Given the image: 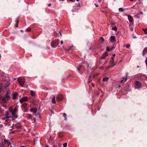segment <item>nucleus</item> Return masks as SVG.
I'll return each instance as SVG.
<instances>
[{
	"label": "nucleus",
	"instance_id": "obj_1",
	"mask_svg": "<svg viewBox=\"0 0 147 147\" xmlns=\"http://www.w3.org/2000/svg\"><path fill=\"white\" fill-rule=\"evenodd\" d=\"M9 111L11 113V115H10L9 114V117H10V118L11 119H10V120H14L18 117V115H17L16 112H13L11 110V111Z\"/></svg>",
	"mask_w": 147,
	"mask_h": 147
},
{
	"label": "nucleus",
	"instance_id": "obj_2",
	"mask_svg": "<svg viewBox=\"0 0 147 147\" xmlns=\"http://www.w3.org/2000/svg\"><path fill=\"white\" fill-rule=\"evenodd\" d=\"M10 118L9 116V112L8 111H7L5 113L4 117H3L2 119L5 120V121L7 122L9 120Z\"/></svg>",
	"mask_w": 147,
	"mask_h": 147
},
{
	"label": "nucleus",
	"instance_id": "obj_3",
	"mask_svg": "<svg viewBox=\"0 0 147 147\" xmlns=\"http://www.w3.org/2000/svg\"><path fill=\"white\" fill-rule=\"evenodd\" d=\"M10 99V97L9 96V94L7 92L5 96L3 98L2 101L4 102H5Z\"/></svg>",
	"mask_w": 147,
	"mask_h": 147
},
{
	"label": "nucleus",
	"instance_id": "obj_4",
	"mask_svg": "<svg viewBox=\"0 0 147 147\" xmlns=\"http://www.w3.org/2000/svg\"><path fill=\"white\" fill-rule=\"evenodd\" d=\"M18 81L19 83L22 86H23L25 82V80L24 78L20 77L18 79Z\"/></svg>",
	"mask_w": 147,
	"mask_h": 147
},
{
	"label": "nucleus",
	"instance_id": "obj_5",
	"mask_svg": "<svg viewBox=\"0 0 147 147\" xmlns=\"http://www.w3.org/2000/svg\"><path fill=\"white\" fill-rule=\"evenodd\" d=\"M59 42L58 40H56L55 41L52 42L51 43V46L52 47L55 48L57 46Z\"/></svg>",
	"mask_w": 147,
	"mask_h": 147
},
{
	"label": "nucleus",
	"instance_id": "obj_6",
	"mask_svg": "<svg viewBox=\"0 0 147 147\" xmlns=\"http://www.w3.org/2000/svg\"><path fill=\"white\" fill-rule=\"evenodd\" d=\"M135 88H139L141 86L142 84L140 82L138 81H136L135 82Z\"/></svg>",
	"mask_w": 147,
	"mask_h": 147
},
{
	"label": "nucleus",
	"instance_id": "obj_7",
	"mask_svg": "<svg viewBox=\"0 0 147 147\" xmlns=\"http://www.w3.org/2000/svg\"><path fill=\"white\" fill-rule=\"evenodd\" d=\"M13 126L14 128H15L17 129H20L22 126L19 123L15 124H13Z\"/></svg>",
	"mask_w": 147,
	"mask_h": 147
},
{
	"label": "nucleus",
	"instance_id": "obj_8",
	"mask_svg": "<svg viewBox=\"0 0 147 147\" xmlns=\"http://www.w3.org/2000/svg\"><path fill=\"white\" fill-rule=\"evenodd\" d=\"M18 106L16 105V107L14 108L13 109L11 107H10L9 108V111H11V110L13 112H16L18 111Z\"/></svg>",
	"mask_w": 147,
	"mask_h": 147
},
{
	"label": "nucleus",
	"instance_id": "obj_9",
	"mask_svg": "<svg viewBox=\"0 0 147 147\" xmlns=\"http://www.w3.org/2000/svg\"><path fill=\"white\" fill-rule=\"evenodd\" d=\"M27 100V98L25 97L24 98H21L20 99V101L21 103H22L24 102H25Z\"/></svg>",
	"mask_w": 147,
	"mask_h": 147
},
{
	"label": "nucleus",
	"instance_id": "obj_10",
	"mask_svg": "<svg viewBox=\"0 0 147 147\" xmlns=\"http://www.w3.org/2000/svg\"><path fill=\"white\" fill-rule=\"evenodd\" d=\"M128 18L130 22H131L133 21V17L130 15H127Z\"/></svg>",
	"mask_w": 147,
	"mask_h": 147
},
{
	"label": "nucleus",
	"instance_id": "obj_11",
	"mask_svg": "<svg viewBox=\"0 0 147 147\" xmlns=\"http://www.w3.org/2000/svg\"><path fill=\"white\" fill-rule=\"evenodd\" d=\"M37 109L36 108H33L30 109V111L32 112H33L34 114H35L37 111Z\"/></svg>",
	"mask_w": 147,
	"mask_h": 147
},
{
	"label": "nucleus",
	"instance_id": "obj_12",
	"mask_svg": "<svg viewBox=\"0 0 147 147\" xmlns=\"http://www.w3.org/2000/svg\"><path fill=\"white\" fill-rule=\"evenodd\" d=\"M111 41L112 42H114L116 41L115 38V36H112L111 37Z\"/></svg>",
	"mask_w": 147,
	"mask_h": 147
},
{
	"label": "nucleus",
	"instance_id": "obj_13",
	"mask_svg": "<svg viewBox=\"0 0 147 147\" xmlns=\"http://www.w3.org/2000/svg\"><path fill=\"white\" fill-rule=\"evenodd\" d=\"M63 98V96L61 94H59L58 96L57 99L59 100H61Z\"/></svg>",
	"mask_w": 147,
	"mask_h": 147
},
{
	"label": "nucleus",
	"instance_id": "obj_14",
	"mask_svg": "<svg viewBox=\"0 0 147 147\" xmlns=\"http://www.w3.org/2000/svg\"><path fill=\"white\" fill-rule=\"evenodd\" d=\"M4 143L5 144H7L8 145H9L11 144V143L10 141L8 140L7 139H5L4 140Z\"/></svg>",
	"mask_w": 147,
	"mask_h": 147
},
{
	"label": "nucleus",
	"instance_id": "obj_15",
	"mask_svg": "<svg viewBox=\"0 0 147 147\" xmlns=\"http://www.w3.org/2000/svg\"><path fill=\"white\" fill-rule=\"evenodd\" d=\"M108 55V53L107 52H105V53H103L102 56L100 57L101 58H105V57L107 56Z\"/></svg>",
	"mask_w": 147,
	"mask_h": 147
},
{
	"label": "nucleus",
	"instance_id": "obj_16",
	"mask_svg": "<svg viewBox=\"0 0 147 147\" xmlns=\"http://www.w3.org/2000/svg\"><path fill=\"white\" fill-rule=\"evenodd\" d=\"M143 55L144 56L146 53H147V47L145 48L143 51Z\"/></svg>",
	"mask_w": 147,
	"mask_h": 147
},
{
	"label": "nucleus",
	"instance_id": "obj_17",
	"mask_svg": "<svg viewBox=\"0 0 147 147\" xmlns=\"http://www.w3.org/2000/svg\"><path fill=\"white\" fill-rule=\"evenodd\" d=\"M73 50V47H70V48L68 49L67 51H68L69 53H71L72 52ZM67 51V50H65V51Z\"/></svg>",
	"mask_w": 147,
	"mask_h": 147
},
{
	"label": "nucleus",
	"instance_id": "obj_18",
	"mask_svg": "<svg viewBox=\"0 0 147 147\" xmlns=\"http://www.w3.org/2000/svg\"><path fill=\"white\" fill-rule=\"evenodd\" d=\"M52 102L53 103L55 104L56 103V101L55 100V96H53L52 99Z\"/></svg>",
	"mask_w": 147,
	"mask_h": 147
},
{
	"label": "nucleus",
	"instance_id": "obj_19",
	"mask_svg": "<svg viewBox=\"0 0 147 147\" xmlns=\"http://www.w3.org/2000/svg\"><path fill=\"white\" fill-rule=\"evenodd\" d=\"M17 93L16 92L14 93L13 94V99H15L16 98V97L17 96Z\"/></svg>",
	"mask_w": 147,
	"mask_h": 147
},
{
	"label": "nucleus",
	"instance_id": "obj_20",
	"mask_svg": "<svg viewBox=\"0 0 147 147\" xmlns=\"http://www.w3.org/2000/svg\"><path fill=\"white\" fill-rule=\"evenodd\" d=\"M113 57H112V61L111 62V64H112V65L111 66V67H112L113 66L115 65V64L114 63V60H113Z\"/></svg>",
	"mask_w": 147,
	"mask_h": 147
},
{
	"label": "nucleus",
	"instance_id": "obj_21",
	"mask_svg": "<svg viewBox=\"0 0 147 147\" xmlns=\"http://www.w3.org/2000/svg\"><path fill=\"white\" fill-rule=\"evenodd\" d=\"M109 77L103 78L102 79L103 81H107L109 79Z\"/></svg>",
	"mask_w": 147,
	"mask_h": 147
},
{
	"label": "nucleus",
	"instance_id": "obj_22",
	"mask_svg": "<svg viewBox=\"0 0 147 147\" xmlns=\"http://www.w3.org/2000/svg\"><path fill=\"white\" fill-rule=\"evenodd\" d=\"M63 117L65 118V120H66L67 119V115L65 113H63Z\"/></svg>",
	"mask_w": 147,
	"mask_h": 147
},
{
	"label": "nucleus",
	"instance_id": "obj_23",
	"mask_svg": "<svg viewBox=\"0 0 147 147\" xmlns=\"http://www.w3.org/2000/svg\"><path fill=\"white\" fill-rule=\"evenodd\" d=\"M104 39L102 37H100V39H99V41H100V42H103L104 41Z\"/></svg>",
	"mask_w": 147,
	"mask_h": 147
},
{
	"label": "nucleus",
	"instance_id": "obj_24",
	"mask_svg": "<svg viewBox=\"0 0 147 147\" xmlns=\"http://www.w3.org/2000/svg\"><path fill=\"white\" fill-rule=\"evenodd\" d=\"M31 96H34L35 95V94L34 92L32 90L31 91Z\"/></svg>",
	"mask_w": 147,
	"mask_h": 147
},
{
	"label": "nucleus",
	"instance_id": "obj_25",
	"mask_svg": "<svg viewBox=\"0 0 147 147\" xmlns=\"http://www.w3.org/2000/svg\"><path fill=\"white\" fill-rule=\"evenodd\" d=\"M18 20H17L16 22V24L15 25V27H18Z\"/></svg>",
	"mask_w": 147,
	"mask_h": 147
},
{
	"label": "nucleus",
	"instance_id": "obj_26",
	"mask_svg": "<svg viewBox=\"0 0 147 147\" xmlns=\"http://www.w3.org/2000/svg\"><path fill=\"white\" fill-rule=\"evenodd\" d=\"M125 78L124 77H123V79H121L120 81V82L121 83H124V82H125V81H124V80L125 79Z\"/></svg>",
	"mask_w": 147,
	"mask_h": 147
},
{
	"label": "nucleus",
	"instance_id": "obj_27",
	"mask_svg": "<svg viewBox=\"0 0 147 147\" xmlns=\"http://www.w3.org/2000/svg\"><path fill=\"white\" fill-rule=\"evenodd\" d=\"M27 105V104L26 103H24L23 104H22V106L23 107L25 108L26 107Z\"/></svg>",
	"mask_w": 147,
	"mask_h": 147
},
{
	"label": "nucleus",
	"instance_id": "obj_28",
	"mask_svg": "<svg viewBox=\"0 0 147 147\" xmlns=\"http://www.w3.org/2000/svg\"><path fill=\"white\" fill-rule=\"evenodd\" d=\"M119 11H123V8L121 7L119 8Z\"/></svg>",
	"mask_w": 147,
	"mask_h": 147
},
{
	"label": "nucleus",
	"instance_id": "obj_29",
	"mask_svg": "<svg viewBox=\"0 0 147 147\" xmlns=\"http://www.w3.org/2000/svg\"><path fill=\"white\" fill-rule=\"evenodd\" d=\"M143 30L144 31V32L146 34H147V28L146 29H143Z\"/></svg>",
	"mask_w": 147,
	"mask_h": 147
},
{
	"label": "nucleus",
	"instance_id": "obj_30",
	"mask_svg": "<svg viewBox=\"0 0 147 147\" xmlns=\"http://www.w3.org/2000/svg\"><path fill=\"white\" fill-rule=\"evenodd\" d=\"M31 29L30 28H28L26 30L28 32H30L31 31Z\"/></svg>",
	"mask_w": 147,
	"mask_h": 147
},
{
	"label": "nucleus",
	"instance_id": "obj_31",
	"mask_svg": "<svg viewBox=\"0 0 147 147\" xmlns=\"http://www.w3.org/2000/svg\"><path fill=\"white\" fill-rule=\"evenodd\" d=\"M81 66H82L81 65H80L77 68V69L79 71H80Z\"/></svg>",
	"mask_w": 147,
	"mask_h": 147
},
{
	"label": "nucleus",
	"instance_id": "obj_32",
	"mask_svg": "<svg viewBox=\"0 0 147 147\" xmlns=\"http://www.w3.org/2000/svg\"><path fill=\"white\" fill-rule=\"evenodd\" d=\"M112 30L115 31H116L117 30V28L116 27H113L112 28Z\"/></svg>",
	"mask_w": 147,
	"mask_h": 147
},
{
	"label": "nucleus",
	"instance_id": "obj_33",
	"mask_svg": "<svg viewBox=\"0 0 147 147\" xmlns=\"http://www.w3.org/2000/svg\"><path fill=\"white\" fill-rule=\"evenodd\" d=\"M67 145V143H65L63 144V146L64 147H66Z\"/></svg>",
	"mask_w": 147,
	"mask_h": 147
},
{
	"label": "nucleus",
	"instance_id": "obj_34",
	"mask_svg": "<svg viewBox=\"0 0 147 147\" xmlns=\"http://www.w3.org/2000/svg\"><path fill=\"white\" fill-rule=\"evenodd\" d=\"M106 50L108 51H109L111 50L110 49L109 47H107Z\"/></svg>",
	"mask_w": 147,
	"mask_h": 147
},
{
	"label": "nucleus",
	"instance_id": "obj_35",
	"mask_svg": "<svg viewBox=\"0 0 147 147\" xmlns=\"http://www.w3.org/2000/svg\"><path fill=\"white\" fill-rule=\"evenodd\" d=\"M135 16H137V17L139 18L140 17V13H138L136 15H135Z\"/></svg>",
	"mask_w": 147,
	"mask_h": 147
},
{
	"label": "nucleus",
	"instance_id": "obj_36",
	"mask_svg": "<svg viewBox=\"0 0 147 147\" xmlns=\"http://www.w3.org/2000/svg\"><path fill=\"white\" fill-rule=\"evenodd\" d=\"M128 75V73H126V76L125 77L126 78H125V81H126V80H127V76Z\"/></svg>",
	"mask_w": 147,
	"mask_h": 147
},
{
	"label": "nucleus",
	"instance_id": "obj_37",
	"mask_svg": "<svg viewBox=\"0 0 147 147\" xmlns=\"http://www.w3.org/2000/svg\"><path fill=\"white\" fill-rule=\"evenodd\" d=\"M10 38L11 40H13L15 38L13 36H12V37H10Z\"/></svg>",
	"mask_w": 147,
	"mask_h": 147
},
{
	"label": "nucleus",
	"instance_id": "obj_38",
	"mask_svg": "<svg viewBox=\"0 0 147 147\" xmlns=\"http://www.w3.org/2000/svg\"><path fill=\"white\" fill-rule=\"evenodd\" d=\"M130 45H126V47L127 48H129L130 47Z\"/></svg>",
	"mask_w": 147,
	"mask_h": 147
},
{
	"label": "nucleus",
	"instance_id": "obj_39",
	"mask_svg": "<svg viewBox=\"0 0 147 147\" xmlns=\"http://www.w3.org/2000/svg\"><path fill=\"white\" fill-rule=\"evenodd\" d=\"M14 132H15V131H11V132H10V134L11 133H12V134H14Z\"/></svg>",
	"mask_w": 147,
	"mask_h": 147
},
{
	"label": "nucleus",
	"instance_id": "obj_40",
	"mask_svg": "<svg viewBox=\"0 0 147 147\" xmlns=\"http://www.w3.org/2000/svg\"><path fill=\"white\" fill-rule=\"evenodd\" d=\"M139 13H140V14H141V15H142L143 14V13L142 11H140Z\"/></svg>",
	"mask_w": 147,
	"mask_h": 147
},
{
	"label": "nucleus",
	"instance_id": "obj_41",
	"mask_svg": "<svg viewBox=\"0 0 147 147\" xmlns=\"http://www.w3.org/2000/svg\"><path fill=\"white\" fill-rule=\"evenodd\" d=\"M146 65H147V59H146Z\"/></svg>",
	"mask_w": 147,
	"mask_h": 147
},
{
	"label": "nucleus",
	"instance_id": "obj_42",
	"mask_svg": "<svg viewBox=\"0 0 147 147\" xmlns=\"http://www.w3.org/2000/svg\"><path fill=\"white\" fill-rule=\"evenodd\" d=\"M63 43V41L62 40L61 41V44L62 45Z\"/></svg>",
	"mask_w": 147,
	"mask_h": 147
},
{
	"label": "nucleus",
	"instance_id": "obj_43",
	"mask_svg": "<svg viewBox=\"0 0 147 147\" xmlns=\"http://www.w3.org/2000/svg\"><path fill=\"white\" fill-rule=\"evenodd\" d=\"M28 117L30 118H31V115H28Z\"/></svg>",
	"mask_w": 147,
	"mask_h": 147
},
{
	"label": "nucleus",
	"instance_id": "obj_44",
	"mask_svg": "<svg viewBox=\"0 0 147 147\" xmlns=\"http://www.w3.org/2000/svg\"><path fill=\"white\" fill-rule=\"evenodd\" d=\"M95 5L96 7H97L98 6V5L96 4H95Z\"/></svg>",
	"mask_w": 147,
	"mask_h": 147
},
{
	"label": "nucleus",
	"instance_id": "obj_45",
	"mask_svg": "<svg viewBox=\"0 0 147 147\" xmlns=\"http://www.w3.org/2000/svg\"><path fill=\"white\" fill-rule=\"evenodd\" d=\"M59 33H60V35L61 36H62V33H61V31H60L59 32Z\"/></svg>",
	"mask_w": 147,
	"mask_h": 147
},
{
	"label": "nucleus",
	"instance_id": "obj_46",
	"mask_svg": "<svg viewBox=\"0 0 147 147\" xmlns=\"http://www.w3.org/2000/svg\"><path fill=\"white\" fill-rule=\"evenodd\" d=\"M51 3H49L48 5V6H49V7H50L51 6Z\"/></svg>",
	"mask_w": 147,
	"mask_h": 147
},
{
	"label": "nucleus",
	"instance_id": "obj_47",
	"mask_svg": "<svg viewBox=\"0 0 147 147\" xmlns=\"http://www.w3.org/2000/svg\"><path fill=\"white\" fill-rule=\"evenodd\" d=\"M10 147H16L14 145L13 146H11Z\"/></svg>",
	"mask_w": 147,
	"mask_h": 147
},
{
	"label": "nucleus",
	"instance_id": "obj_48",
	"mask_svg": "<svg viewBox=\"0 0 147 147\" xmlns=\"http://www.w3.org/2000/svg\"><path fill=\"white\" fill-rule=\"evenodd\" d=\"M131 30H132V31L133 30V28H131Z\"/></svg>",
	"mask_w": 147,
	"mask_h": 147
},
{
	"label": "nucleus",
	"instance_id": "obj_49",
	"mask_svg": "<svg viewBox=\"0 0 147 147\" xmlns=\"http://www.w3.org/2000/svg\"><path fill=\"white\" fill-rule=\"evenodd\" d=\"M20 147H26V146H21Z\"/></svg>",
	"mask_w": 147,
	"mask_h": 147
},
{
	"label": "nucleus",
	"instance_id": "obj_50",
	"mask_svg": "<svg viewBox=\"0 0 147 147\" xmlns=\"http://www.w3.org/2000/svg\"><path fill=\"white\" fill-rule=\"evenodd\" d=\"M27 110L26 109H25V112H27Z\"/></svg>",
	"mask_w": 147,
	"mask_h": 147
},
{
	"label": "nucleus",
	"instance_id": "obj_51",
	"mask_svg": "<svg viewBox=\"0 0 147 147\" xmlns=\"http://www.w3.org/2000/svg\"><path fill=\"white\" fill-rule=\"evenodd\" d=\"M28 87V85L27 84L26 85V87L27 88Z\"/></svg>",
	"mask_w": 147,
	"mask_h": 147
},
{
	"label": "nucleus",
	"instance_id": "obj_52",
	"mask_svg": "<svg viewBox=\"0 0 147 147\" xmlns=\"http://www.w3.org/2000/svg\"><path fill=\"white\" fill-rule=\"evenodd\" d=\"M92 86H94V84L93 83H92Z\"/></svg>",
	"mask_w": 147,
	"mask_h": 147
},
{
	"label": "nucleus",
	"instance_id": "obj_53",
	"mask_svg": "<svg viewBox=\"0 0 147 147\" xmlns=\"http://www.w3.org/2000/svg\"><path fill=\"white\" fill-rule=\"evenodd\" d=\"M111 24L112 25H113L114 24L113 23H112V24Z\"/></svg>",
	"mask_w": 147,
	"mask_h": 147
},
{
	"label": "nucleus",
	"instance_id": "obj_54",
	"mask_svg": "<svg viewBox=\"0 0 147 147\" xmlns=\"http://www.w3.org/2000/svg\"><path fill=\"white\" fill-rule=\"evenodd\" d=\"M76 0L77 2H78L80 0Z\"/></svg>",
	"mask_w": 147,
	"mask_h": 147
},
{
	"label": "nucleus",
	"instance_id": "obj_55",
	"mask_svg": "<svg viewBox=\"0 0 147 147\" xmlns=\"http://www.w3.org/2000/svg\"><path fill=\"white\" fill-rule=\"evenodd\" d=\"M54 33L55 34H56V33H56V32H54Z\"/></svg>",
	"mask_w": 147,
	"mask_h": 147
},
{
	"label": "nucleus",
	"instance_id": "obj_56",
	"mask_svg": "<svg viewBox=\"0 0 147 147\" xmlns=\"http://www.w3.org/2000/svg\"><path fill=\"white\" fill-rule=\"evenodd\" d=\"M101 0H99V2H100L101 1Z\"/></svg>",
	"mask_w": 147,
	"mask_h": 147
},
{
	"label": "nucleus",
	"instance_id": "obj_57",
	"mask_svg": "<svg viewBox=\"0 0 147 147\" xmlns=\"http://www.w3.org/2000/svg\"><path fill=\"white\" fill-rule=\"evenodd\" d=\"M38 114H36V115H38Z\"/></svg>",
	"mask_w": 147,
	"mask_h": 147
},
{
	"label": "nucleus",
	"instance_id": "obj_58",
	"mask_svg": "<svg viewBox=\"0 0 147 147\" xmlns=\"http://www.w3.org/2000/svg\"><path fill=\"white\" fill-rule=\"evenodd\" d=\"M70 1H72L73 0H69Z\"/></svg>",
	"mask_w": 147,
	"mask_h": 147
},
{
	"label": "nucleus",
	"instance_id": "obj_59",
	"mask_svg": "<svg viewBox=\"0 0 147 147\" xmlns=\"http://www.w3.org/2000/svg\"><path fill=\"white\" fill-rule=\"evenodd\" d=\"M133 38H136V37H135V36L133 37Z\"/></svg>",
	"mask_w": 147,
	"mask_h": 147
},
{
	"label": "nucleus",
	"instance_id": "obj_60",
	"mask_svg": "<svg viewBox=\"0 0 147 147\" xmlns=\"http://www.w3.org/2000/svg\"><path fill=\"white\" fill-rule=\"evenodd\" d=\"M46 147H49L48 146H46Z\"/></svg>",
	"mask_w": 147,
	"mask_h": 147
},
{
	"label": "nucleus",
	"instance_id": "obj_61",
	"mask_svg": "<svg viewBox=\"0 0 147 147\" xmlns=\"http://www.w3.org/2000/svg\"><path fill=\"white\" fill-rule=\"evenodd\" d=\"M97 95L98 96V95H99V94L98 93H97Z\"/></svg>",
	"mask_w": 147,
	"mask_h": 147
},
{
	"label": "nucleus",
	"instance_id": "obj_62",
	"mask_svg": "<svg viewBox=\"0 0 147 147\" xmlns=\"http://www.w3.org/2000/svg\"><path fill=\"white\" fill-rule=\"evenodd\" d=\"M133 7L134 8H135V6H134V7Z\"/></svg>",
	"mask_w": 147,
	"mask_h": 147
},
{
	"label": "nucleus",
	"instance_id": "obj_63",
	"mask_svg": "<svg viewBox=\"0 0 147 147\" xmlns=\"http://www.w3.org/2000/svg\"><path fill=\"white\" fill-rule=\"evenodd\" d=\"M113 55L114 56H115V54H114Z\"/></svg>",
	"mask_w": 147,
	"mask_h": 147
},
{
	"label": "nucleus",
	"instance_id": "obj_64",
	"mask_svg": "<svg viewBox=\"0 0 147 147\" xmlns=\"http://www.w3.org/2000/svg\"><path fill=\"white\" fill-rule=\"evenodd\" d=\"M13 127V126H11V127Z\"/></svg>",
	"mask_w": 147,
	"mask_h": 147
}]
</instances>
